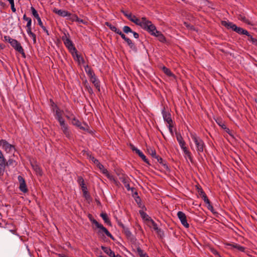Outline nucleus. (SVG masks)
Wrapping results in <instances>:
<instances>
[{
  "label": "nucleus",
  "mask_w": 257,
  "mask_h": 257,
  "mask_svg": "<svg viewBox=\"0 0 257 257\" xmlns=\"http://www.w3.org/2000/svg\"><path fill=\"white\" fill-rule=\"evenodd\" d=\"M221 24L223 26L225 27L227 29H231L232 31L235 32L239 35H248V32L247 30L243 29L241 27H237L232 22L222 21L221 22Z\"/></svg>",
  "instance_id": "obj_1"
},
{
  "label": "nucleus",
  "mask_w": 257,
  "mask_h": 257,
  "mask_svg": "<svg viewBox=\"0 0 257 257\" xmlns=\"http://www.w3.org/2000/svg\"><path fill=\"white\" fill-rule=\"evenodd\" d=\"M190 136L195 144L198 154H200V153L203 152L204 148L205 147L203 141L199 137L197 136L195 133H191Z\"/></svg>",
  "instance_id": "obj_2"
},
{
  "label": "nucleus",
  "mask_w": 257,
  "mask_h": 257,
  "mask_svg": "<svg viewBox=\"0 0 257 257\" xmlns=\"http://www.w3.org/2000/svg\"><path fill=\"white\" fill-rule=\"evenodd\" d=\"M139 26L150 34L153 32L154 30H156V26L152 24L151 21L147 20L146 17H142L141 18V22Z\"/></svg>",
  "instance_id": "obj_3"
},
{
  "label": "nucleus",
  "mask_w": 257,
  "mask_h": 257,
  "mask_svg": "<svg viewBox=\"0 0 257 257\" xmlns=\"http://www.w3.org/2000/svg\"><path fill=\"white\" fill-rule=\"evenodd\" d=\"M116 221L118 225L122 229V231L124 233L126 238L129 239L132 243L135 242L137 239L136 237L132 234L129 228L126 227L120 220L117 219Z\"/></svg>",
  "instance_id": "obj_4"
},
{
  "label": "nucleus",
  "mask_w": 257,
  "mask_h": 257,
  "mask_svg": "<svg viewBox=\"0 0 257 257\" xmlns=\"http://www.w3.org/2000/svg\"><path fill=\"white\" fill-rule=\"evenodd\" d=\"M23 20L27 22V24L26 25L27 27V32L28 34L29 35L30 37H32L33 39V41L34 43H36V35L32 32V19L31 18L27 17L26 16V15L25 14L23 16Z\"/></svg>",
  "instance_id": "obj_5"
},
{
  "label": "nucleus",
  "mask_w": 257,
  "mask_h": 257,
  "mask_svg": "<svg viewBox=\"0 0 257 257\" xmlns=\"http://www.w3.org/2000/svg\"><path fill=\"white\" fill-rule=\"evenodd\" d=\"M62 40L73 57H74V52H76V48L75 47L72 41L69 38L67 37L65 34L64 36H62Z\"/></svg>",
  "instance_id": "obj_6"
},
{
  "label": "nucleus",
  "mask_w": 257,
  "mask_h": 257,
  "mask_svg": "<svg viewBox=\"0 0 257 257\" xmlns=\"http://www.w3.org/2000/svg\"><path fill=\"white\" fill-rule=\"evenodd\" d=\"M31 10L32 11V14L34 16V17L37 20L38 22V25L42 28L44 32H45L47 35L49 36V33L48 30L46 29V28L43 25V23L41 21V19L40 17H39V15L37 12V11L36 10V9L33 7H31Z\"/></svg>",
  "instance_id": "obj_7"
},
{
  "label": "nucleus",
  "mask_w": 257,
  "mask_h": 257,
  "mask_svg": "<svg viewBox=\"0 0 257 257\" xmlns=\"http://www.w3.org/2000/svg\"><path fill=\"white\" fill-rule=\"evenodd\" d=\"M10 44L12 46V47L15 49L16 51H18L22 55V57L24 58H25L26 57L25 53L23 47L21 46V44L17 40L14 39Z\"/></svg>",
  "instance_id": "obj_8"
},
{
  "label": "nucleus",
  "mask_w": 257,
  "mask_h": 257,
  "mask_svg": "<svg viewBox=\"0 0 257 257\" xmlns=\"http://www.w3.org/2000/svg\"><path fill=\"white\" fill-rule=\"evenodd\" d=\"M120 36L121 38L124 40L128 45L129 47L134 51L137 52V47L135 45V44L133 43L132 41L128 38L126 37L125 35L122 33V32L119 30L118 31H117V33H116Z\"/></svg>",
  "instance_id": "obj_9"
},
{
  "label": "nucleus",
  "mask_w": 257,
  "mask_h": 257,
  "mask_svg": "<svg viewBox=\"0 0 257 257\" xmlns=\"http://www.w3.org/2000/svg\"><path fill=\"white\" fill-rule=\"evenodd\" d=\"M0 147H2L7 153H9L12 149H15V146L10 144L6 140L2 139L0 140Z\"/></svg>",
  "instance_id": "obj_10"
},
{
  "label": "nucleus",
  "mask_w": 257,
  "mask_h": 257,
  "mask_svg": "<svg viewBox=\"0 0 257 257\" xmlns=\"http://www.w3.org/2000/svg\"><path fill=\"white\" fill-rule=\"evenodd\" d=\"M224 245L225 246H229V248L232 250H233L234 249H236L237 250L240 251V252H244L245 247L244 246H241L240 245L235 243H229V242H225Z\"/></svg>",
  "instance_id": "obj_11"
},
{
  "label": "nucleus",
  "mask_w": 257,
  "mask_h": 257,
  "mask_svg": "<svg viewBox=\"0 0 257 257\" xmlns=\"http://www.w3.org/2000/svg\"><path fill=\"white\" fill-rule=\"evenodd\" d=\"M177 216L180 220L182 224L186 228H188L189 227V224L187 222L186 215V214L182 211H179L177 213Z\"/></svg>",
  "instance_id": "obj_12"
},
{
  "label": "nucleus",
  "mask_w": 257,
  "mask_h": 257,
  "mask_svg": "<svg viewBox=\"0 0 257 257\" xmlns=\"http://www.w3.org/2000/svg\"><path fill=\"white\" fill-rule=\"evenodd\" d=\"M114 171L116 174L118 176L119 179L122 183H124L125 181L130 179L128 176L123 173V171L122 169L119 168H116L114 169Z\"/></svg>",
  "instance_id": "obj_13"
},
{
  "label": "nucleus",
  "mask_w": 257,
  "mask_h": 257,
  "mask_svg": "<svg viewBox=\"0 0 257 257\" xmlns=\"http://www.w3.org/2000/svg\"><path fill=\"white\" fill-rule=\"evenodd\" d=\"M18 179L20 183L19 189L20 191L25 193L28 192V189L24 178L21 176H19Z\"/></svg>",
  "instance_id": "obj_14"
},
{
  "label": "nucleus",
  "mask_w": 257,
  "mask_h": 257,
  "mask_svg": "<svg viewBox=\"0 0 257 257\" xmlns=\"http://www.w3.org/2000/svg\"><path fill=\"white\" fill-rule=\"evenodd\" d=\"M96 228L99 229L97 232L98 234H101L102 232H104L108 237H110L112 240H114L115 239L114 237L103 225L99 223Z\"/></svg>",
  "instance_id": "obj_15"
},
{
  "label": "nucleus",
  "mask_w": 257,
  "mask_h": 257,
  "mask_svg": "<svg viewBox=\"0 0 257 257\" xmlns=\"http://www.w3.org/2000/svg\"><path fill=\"white\" fill-rule=\"evenodd\" d=\"M175 134L177 140L178 142L179 145L181 148L182 149V150L187 148V147H186V143L183 140V138L182 137L181 134L180 133L176 132Z\"/></svg>",
  "instance_id": "obj_16"
},
{
  "label": "nucleus",
  "mask_w": 257,
  "mask_h": 257,
  "mask_svg": "<svg viewBox=\"0 0 257 257\" xmlns=\"http://www.w3.org/2000/svg\"><path fill=\"white\" fill-rule=\"evenodd\" d=\"M162 113L164 121L167 122L168 123H173V120L171 118V114L169 111L165 110V108H164V109L162 110Z\"/></svg>",
  "instance_id": "obj_17"
},
{
  "label": "nucleus",
  "mask_w": 257,
  "mask_h": 257,
  "mask_svg": "<svg viewBox=\"0 0 257 257\" xmlns=\"http://www.w3.org/2000/svg\"><path fill=\"white\" fill-rule=\"evenodd\" d=\"M53 12L63 17L71 16V14L68 11L62 10H58L56 8H55L53 10Z\"/></svg>",
  "instance_id": "obj_18"
},
{
  "label": "nucleus",
  "mask_w": 257,
  "mask_h": 257,
  "mask_svg": "<svg viewBox=\"0 0 257 257\" xmlns=\"http://www.w3.org/2000/svg\"><path fill=\"white\" fill-rule=\"evenodd\" d=\"M90 81L94 84L95 88L98 91H100V81L95 75L93 77L90 78Z\"/></svg>",
  "instance_id": "obj_19"
},
{
  "label": "nucleus",
  "mask_w": 257,
  "mask_h": 257,
  "mask_svg": "<svg viewBox=\"0 0 257 257\" xmlns=\"http://www.w3.org/2000/svg\"><path fill=\"white\" fill-rule=\"evenodd\" d=\"M101 248L105 253H106L110 257H115L114 252L112 251L110 247L101 246Z\"/></svg>",
  "instance_id": "obj_20"
},
{
  "label": "nucleus",
  "mask_w": 257,
  "mask_h": 257,
  "mask_svg": "<svg viewBox=\"0 0 257 257\" xmlns=\"http://www.w3.org/2000/svg\"><path fill=\"white\" fill-rule=\"evenodd\" d=\"M96 166L100 169L101 173L105 175L107 178H110L111 177L110 176V174L109 173L107 170L105 169L103 165H102L100 162Z\"/></svg>",
  "instance_id": "obj_21"
},
{
  "label": "nucleus",
  "mask_w": 257,
  "mask_h": 257,
  "mask_svg": "<svg viewBox=\"0 0 257 257\" xmlns=\"http://www.w3.org/2000/svg\"><path fill=\"white\" fill-rule=\"evenodd\" d=\"M6 167V159L0 160V176L4 175Z\"/></svg>",
  "instance_id": "obj_22"
},
{
  "label": "nucleus",
  "mask_w": 257,
  "mask_h": 257,
  "mask_svg": "<svg viewBox=\"0 0 257 257\" xmlns=\"http://www.w3.org/2000/svg\"><path fill=\"white\" fill-rule=\"evenodd\" d=\"M32 166L37 175L42 176L43 171L40 167L37 164H32Z\"/></svg>",
  "instance_id": "obj_23"
},
{
  "label": "nucleus",
  "mask_w": 257,
  "mask_h": 257,
  "mask_svg": "<svg viewBox=\"0 0 257 257\" xmlns=\"http://www.w3.org/2000/svg\"><path fill=\"white\" fill-rule=\"evenodd\" d=\"M130 21L134 23L136 25L139 26L141 20L137 18L135 15H133L132 14L130 15V17H128L127 18Z\"/></svg>",
  "instance_id": "obj_24"
},
{
  "label": "nucleus",
  "mask_w": 257,
  "mask_h": 257,
  "mask_svg": "<svg viewBox=\"0 0 257 257\" xmlns=\"http://www.w3.org/2000/svg\"><path fill=\"white\" fill-rule=\"evenodd\" d=\"M100 216L102 217L104 222L106 223L107 225L109 226H111V223L109 219L107 214L106 213H101L100 214Z\"/></svg>",
  "instance_id": "obj_25"
},
{
  "label": "nucleus",
  "mask_w": 257,
  "mask_h": 257,
  "mask_svg": "<svg viewBox=\"0 0 257 257\" xmlns=\"http://www.w3.org/2000/svg\"><path fill=\"white\" fill-rule=\"evenodd\" d=\"M163 72L169 77H173L174 78H176V76L171 72V70L165 66H163L162 68Z\"/></svg>",
  "instance_id": "obj_26"
},
{
  "label": "nucleus",
  "mask_w": 257,
  "mask_h": 257,
  "mask_svg": "<svg viewBox=\"0 0 257 257\" xmlns=\"http://www.w3.org/2000/svg\"><path fill=\"white\" fill-rule=\"evenodd\" d=\"M85 70L89 78L95 75L93 70L88 65L85 67Z\"/></svg>",
  "instance_id": "obj_27"
},
{
  "label": "nucleus",
  "mask_w": 257,
  "mask_h": 257,
  "mask_svg": "<svg viewBox=\"0 0 257 257\" xmlns=\"http://www.w3.org/2000/svg\"><path fill=\"white\" fill-rule=\"evenodd\" d=\"M63 111L61 110L60 108H58V109H56L55 110V118L58 120L61 119L63 118L62 117V113Z\"/></svg>",
  "instance_id": "obj_28"
},
{
  "label": "nucleus",
  "mask_w": 257,
  "mask_h": 257,
  "mask_svg": "<svg viewBox=\"0 0 257 257\" xmlns=\"http://www.w3.org/2000/svg\"><path fill=\"white\" fill-rule=\"evenodd\" d=\"M136 249H137V252L138 253V254L140 257H148L149 256L148 255V254L146 252H144V250L141 248V247H140L139 245H138L137 246Z\"/></svg>",
  "instance_id": "obj_29"
},
{
  "label": "nucleus",
  "mask_w": 257,
  "mask_h": 257,
  "mask_svg": "<svg viewBox=\"0 0 257 257\" xmlns=\"http://www.w3.org/2000/svg\"><path fill=\"white\" fill-rule=\"evenodd\" d=\"M139 155V156L147 164L149 165H151V164L149 163V161L148 159L146 158L145 155L140 151L139 150L138 151V152L136 153Z\"/></svg>",
  "instance_id": "obj_30"
},
{
  "label": "nucleus",
  "mask_w": 257,
  "mask_h": 257,
  "mask_svg": "<svg viewBox=\"0 0 257 257\" xmlns=\"http://www.w3.org/2000/svg\"><path fill=\"white\" fill-rule=\"evenodd\" d=\"M139 213L143 219L147 221H151V219H152L143 210H140Z\"/></svg>",
  "instance_id": "obj_31"
},
{
  "label": "nucleus",
  "mask_w": 257,
  "mask_h": 257,
  "mask_svg": "<svg viewBox=\"0 0 257 257\" xmlns=\"http://www.w3.org/2000/svg\"><path fill=\"white\" fill-rule=\"evenodd\" d=\"M105 25L109 27V28L113 32H115V33H117V31L119 30V29H117L116 27L112 25L111 24H110L109 22H105Z\"/></svg>",
  "instance_id": "obj_32"
},
{
  "label": "nucleus",
  "mask_w": 257,
  "mask_h": 257,
  "mask_svg": "<svg viewBox=\"0 0 257 257\" xmlns=\"http://www.w3.org/2000/svg\"><path fill=\"white\" fill-rule=\"evenodd\" d=\"M63 131V134L65 135V136L68 138L70 139L71 137V132L69 130L68 126L66 128H63L61 129Z\"/></svg>",
  "instance_id": "obj_33"
},
{
  "label": "nucleus",
  "mask_w": 257,
  "mask_h": 257,
  "mask_svg": "<svg viewBox=\"0 0 257 257\" xmlns=\"http://www.w3.org/2000/svg\"><path fill=\"white\" fill-rule=\"evenodd\" d=\"M130 179H129L127 180H126V181H125L124 183H123V184H124V186L125 187V188H126V189L128 191L131 190L132 193H133L134 191L135 190H136V188L134 187H132V188L130 187Z\"/></svg>",
  "instance_id": "obj_34"
},
{
  "label": "nucleus",
  "mask_w": 257,
  "mask_h": 257,
  "mask_svg": "<svg viewBox=\"0 0 257 257\" xmlns=\"http://www.w3.org/2000/svg\"><path fill=\"white\" fill-rule=\"evenodd\" d=\"M158 163H159L160 164H161L165 169L166 170H170V169L167 164L166 162L162 158H159V160L158 161Z\"/></svg>",
  "instance_id": "obj_35"
},
{
  "label": "nucleus",
  "mask_w": 257,
  "mask_h": 257,
  "mask_svg": "<svg viewBox=\"0 0 257 257\" xmlns=\"http://www.w3.org/2000/svg\"><path fill=\"white\" fill-rule=\"evenodd\" d=\"M87 216H88V218H89V220L91 221V222L92 224H94L96 227L98 225L99 223L96 219H95L93 218L92 214L89 213L88 214Z\"/></svg>",
  "instance_id": "obj_36"
},
{
  "label": "nucleus",
  "mask_w": 257,
  "mask_h": 257,
  "mask_svg": "<svg viewBox=\"0 0 257 257\" xmlns=\"http://www.w3.org/2000/svg\"><path fill=\"white\" fill-rule=\"evenodd\" d=\"M238 20L243 22L244 23L248 24V25H252V24H251V23L250 22V21L247 20L245 16H243V15H239L238 16Z\"/></svg>",
  "instance_id": "obj_37"
},
{
  "label": "nucleus",
  "mask_w": 257,
  "mask_h": 257,
  "mask_svg": "<svg viewBox=\"0 0 257 257\" xmlns=\"http://www.w3.org/2000/svg\"><path fill=\"white\" fill-rule=\"evenodd\" d=\"M72 124L77 127H79L80 126V124H81V122L77 119L75 116H74L72 119Z\"/></svg>",
  "instance_id": "obj_38"
},
{
  "label": "nucleus",
  "mask_w": 257,
  "mask_h": 257,
  "mask_svg": "<svg viewBox=\"0 0 257 257\" xmlns=\"http://www.w3.org/2000/svg\"><path fill=\"white\" fill-rule=\"evenodd\" d=\"M185 155L187 156L190 161L192 162L193 158L191 152L188 150L187 148L183 150Z\"/></svg>",
  "instance_id": "obj_39"
},
{
  "label": "nucleus",
  "mask_w": 257,
  "mask_h": 257,
  "mask_svg": "<svg viewBox=\"0 0 257 257\" xmlns=\"http://www.w3.org/2000/svg\"><path fill=\"white\" fill-rule=\"evenodd\" d=\"M49 101L50 102V106L52 107V110L53 112H55L56 109L59 108L57 105L53 101V99H50Z\"/></svg>",
  "instance_id": "obj_40"
},
{
  "label": "nucleus",
  "mask_w": 257,
  "mask_h": 257,
  "mask_svg": "<svg viewBox=\"0 0 257 257\" xmlns=\"http://www.w3.org/2000/svg\"><path fill=\"white\" fill-rule=\"evenodd\" d=\"M77 181L81 187H82L83 186L86 185L84 182V180L82 176H78Z\"/></svg>",
  "instance_id": "obj_41"
},
{
  "label": "nucleus",
  "mask_w": 257,
  "mask_h": 257,
  "mask_svg": "<svg viewBox=\"0 0 257 257\" xmlns=\"http://www.w3.org/2000/svg\"><path fill=\"white\" fill-rule=\"evenodd\" d=\"M58 121L59 122L61 129H62L63 128H66L68 126V124L65 123L64 118L58 120Z\"/></svg>",
  "instance_id": "obj_42"
},
{
  "label": "nucleus",
  "mask_w": 257,
  "mask_h": 257,
  "mask_svg": "<svg viewBox=\"0 0 257 257\" xmlns=\"http://www.w3.org/2000/svg\"><path fill=\"white\" fill-rule=\"evenodd\" d=\"M58 121L59 122L61 129H62L63 128H66L68 126V124L65 123L64 118L58 120Z\"/></svg>",
  "instance_id": "obj_43"
},
{
  "label": "nucleus",
  "mask_w": 257,
  "mask_h": 257,
  "mask_svg": "<svg viewBox=\"0 0 257 257\" xmlns=\"http://www.w3.org/2000/svg\"><path fill=\"white\" fill-rule=\"evenodd\" d=\"M196 188L198 191V193L199 195L201 197L203 196L204 195L206 194L205 192L203 191L202 188L200 185L196 186Z\"/></svg>",
  "instance_id": "obj_44"
},
{
  "label": "nucleus",
  "mask_w": 257,
  "mask_h": 257,
  "mask_svg": "<svg viewBox=\"0 0 257 257\" xmlns=\"http://www.w3.org/2000/svg\"><path fill=\"white\" fill-rule=\"evenodd\" d=\"M74 57H73L74 59L76 61L78 62L79 63H80V59H81V58H82V57L81 56V55H80L78 54V51L77 50H76V52H74Z\"/></svg>",
  "instance_id": "obj_45"
},
{
  "label": "nucleus",
  "mask_w": 257,
  "mask_h": 257,
  "mask_svg": "<svg viewBox=\"0 0 257 257\" xmlns=\"http://www.w3.org/2000/svg\"><path fill=\"white\" fill-rule=\"evenodd\" d=\"M123 31L126 34L128 33H132L133 32V31L131 29V28L127 26H125L123 27Z\"/></svg>",
  "instance_id": "obj_46"
},
{
  "label": "nucleus",
  "mask_w": 257,
  "mask_h": 257,
  "mask_svg": "<svg viewBox=\"0 0 257 257\" xmlns=\"http://www.w3.org/2000/svg\"><path fill=\"white\" fill-rule=\"evenodd\" d=\"M147 150H148V152L149 153V154L150 155H151V156L153 158L154 157H156V152L155 150H154L153 148H151L150 149H148Z\"/></svg>",
  "instance_id": "obj_47"
},
{
  "label": "nucleus",
  "mask_w": 257,
  "mask_h": 257,
  "mask_svg": "<svg viewBox=\"0 0 257 257\" xmlns=\"http://www.w3.org/2000/svg\"><path fill=\"white\" fill-rule=\"evenodd\" d=\"M110 176L111 177H110V178H108V179L110 180L113 181V183H114V184L116 186H119V185H120V183H119V182L118 181H117V180H116L112 175H111L110 174Z\"/></svg>",
  "instance_id": "obj_48"
},
{
  "label": "nucleus",
  "mask_w": 257,
  "mask_h": 257,
  "mask_svg": "<svg viewBox=\"0 0 257 257\" xmlns=\"http://www.w3.org/2000/svg\"><path fill=\"white\" fill-rule=\"evenodd\" d=\"M157 38H158V40L161 42L164 43L166 41V38L163 34L158 35Z\"/></svg>",
  "instance_id": "obj_49"
},
{
  "label": "nucleus",
  "mask_w": 257,
  "mask_h": 257,
  "mask_svg": "<svg viewBox=\"0 0 257 257\" xmlns=\"http://www.w3.org/2000/svg\"><path fill=\"white\" fill-rule=\"evenodd\" d=\"M7 1L9 2V3L11 5L12 11H13V12L15 13L16 11V9L15 7L14 0H7Z\"/></svg>",
  "instance_id": "obj_50"
},
{
  "label": "nucleus",
  "mask_w": 257,
  "mask_h": 257,
  "mask_svg": "<svg viewBox=\"0 0 257 257\" xmlns=\"http://www.w3.org/2000/svg\"><path fill=\"white\" fill-rule=\"evenodd\" d=\"M84 125H82V124H80V126L79 127V128L80 130H82L84 131H88L89 130V126L86 123H83Z\"/></svg>",
  "instance_id": "obj_51"
},
{
  "label": "nucleus",
  "mask_w": 257,
  "mask_h": 257,
  "mask_svg": "<svg viewBox=\"0 0 257 257\" xmlns=\"http://www.w3.org/2000/svg\"><path fill=\"white\" fill-rule=\"evenodd\" d=\"M65 111L67 113V114L65 115V117L68 119H71V116H74V114L71 112H70V111H69L67 109H66L65 110Z\"/></svg>",
  "instance_id": "obj_52"
},
{
  "label": "nucleus",
  "mask_w": 257,
  "mask_h": 257,
  "mask_svg": "<svg viewBox=\"0 0 257 257\" xmlns=\"http://www.w3.org/2000/svg\"><path fill=\"white\" fill-rule=\"evenodd\" d=\"M83 196L84 197L86 198V199L88 200L91 198V196L89 194V193L88 190L82 192Z\"/></svg>",
  "instance_id": "obj_53"
},
{
  "label": "nucleus",
  "mask_w": 257,
  "mask_h": 257,
  "mask_svg": "<svg viewBox=\"0 0 257 257\" xmlns=\"http://www.w3.org/2000/svg\"><path fill=\"white\" fill-rule=\"evenodd\" d=\"M246 36L248 37V41L251 42L252 44H254V43H255V41L256 40V39L253 38L252 36H251L249 33L248 35Z\"/></svg>",
  "instance_id": "obj_54"
},
{
  "label": "nucleus",
  "mask_w": 257,
  "mask_h": 257,
  "mask_svg": "<svg viewBox=\"0 0 257 257\" xmlns=\"http://www.w3.org/2000/svg\"><path fill=\"white\" fill-rule=\"evenodd\" d=\"M16 162L12 159H10L8 161L6 160V166L13 165Z\"/></svg>",
  "instance_id": "obj_55"
},
{
  "label": "nucleus",
  "mask_w": 257,
  "mask_h": 257,
  "mask_svg": "<svg viewBox=\"0 0 257 257\" xmlns=\"http://www.w3.org/2000/svg\"><path fill=\"white\" fill-rule=\"evenodd\" d=\"M4 41H6V42H9L10 44L11 43V42H12V41H13L14 39H12L11 38L10 36H5L4 37Z\"/></svg>",
  "instance_id": "obj_56"
},
{
  "label": "nucleus",
  "mask_w": 257,
  "mask_h": 257,
  "mask_svg": "<svg viewBox=\"0 0 257 257\" xmlns=\"http://www.w3.org/2000/svg\"><path fill=\"white\" fill-rule=\"evenodd\" d=\"M162 34L161 32L157 30L156 28V30H154L153 32H151L150 34L151 35L154 36L156 37H158V35H160V34Z\"/></svg>",
  "instance_id": "obj_57"
},
{
  "label": "nucleus",
  "mask_w": 257,
  "mask_h": 257,
  "mask_svg": "<svg viewBox=\"0 0 257 257\" xmlns=\"http://www.w3.org/2000/svg\"><path fill=\"white\" fill-rule=\"evenodd\" d=\"M130 147L131 149V150L133 152H135L136 153H137L138 152V151H139L140 150L138 148L135 147V146L133 144H130Z\"/></svg>",
  "instance_id": "obj_58"
},
{
  "label": "nucleus",
  "mask_w": 257,
  "mask_h": 257,
  "mask_svg": "<svg viewBox=\"0 0 257 257\" xmlns=\"http://www.w3.org/2000/svg\"><path fill=\"white\" fill-rule=\"evenodd\" d=\"M168 128H169V132L170 133V134H171L172 136H173L174 135V133H173V123H168Z\"/></svg>",
  "instance_id": "obj_59"
},
{
  "label": "nucleus",
  "mask_w": 257,
  "mask_h": 257,
  "mask_svg": "<svg viewBox=\"0 0 257 257\" xmlns=\"http://www.w3.org/2000/svg\"><path fill=\"white\" fill-rule=\"evenodd\" d=\"M201 198H202V199L204 200L206 204H209V203L210 202L206 194L201 196Z\"/></svg>",
  "instance_id": "obj_60"
},
{
  "label": "nucleus",
  "mask_w": 257,
  "mask_h": 257,
  "mask_svg": "<svg viewBox=\"0 0 257 257\" xmlns=\"http://www.w3.org/2000/svg\"><path fill=\"white\" fill-rule=\"evenodd\" d=\"M85 88L86 90H87L88 91V93L90 95H92V94H93V90L90 85H88V86L85 87Z\"/></svg>",
  "instance_id": "obj_61"
},
{
  "label": "nucleus",
  "mask_w": 257,
  "mask_h": 257,
  "mask_svg": "<svg viewBox=\"0 0 257 257\" xmlns=\"http://www.w3.org/2000/svg\"><path fill=\"white\" fill-rule=\"evenodd\" d=\"M68 17H69V19L72 21H76V19L78 18V17L76 15L71 14V16Z\"/></svg>",
  "instance_id": "obj_62"
},
{
  "label": "nucleus",
  "mask_w": 257,
  "mask_h": 257,
  "mask_svg": "<svg viewBox=\"0 0 257 257\" xmlns=\"http://www.w3.org/2000/svg\"><path fill=\"white\" fill-rule=\"evenodd\" d=\"M96 165H97V164H98V163H99V161L96 159V158H95L93 156H90V159Z\"/></svg>",
  "instance_id": "obj_63"
},
{
  "label": "nucleus",
  "mask_w": 257,
  "mask_h": 257,
  "mask_svg": "<svg viewBox=\"0 0 257 257\" xmlns=\"http://www.w3.org/2000/svg\"><path fill=\"white\" fill-rule=\"evenodd\" d=\"M157 233L160 236V238H163L164 236V231L161 229L159 230Z\"/></svg>",
  "instance_id": "obj_64"
}]
</instances>
